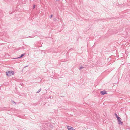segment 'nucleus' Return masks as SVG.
<instances>
[{"mask_svg": "<svg viewBox=\"0 0 130 130\" xmlns=\"http://www.w3.org/2000/svg\"><path fill=\"white\" fill-rule=\"evenodd\" d=\"M100 93L101 94L104 95L105 94H106L107 93V92L105 91L104 90L101 91Z\"/></svg>", "mask_w": 130, "mask_h": 130, "instance_id": "obj_4", "label": "nucleus"}, {"mask_svg": "<svg viewBox=\"0 0 130 130\" xmlns=\"http://www.w3.org/2000/svg\"><path fill=\"white\" fill-rule=\"evenodd\" d=\"M115 115L116 116V117L117 119H118V118H119L120 117H119L115 113Z\"/></svg>", "mask_w": 130, "mask_h": 130, "instance_id": "obj_6", "label": "nucleus"}, {"mask_svg": "<svg viewBox=\"0 0 130 130\" xmlns=\"http://www.w3.org/2000/svg\"><path fill=\"white\" fill-rule=\"evenodd\" d=\"M57 1H59V0H56Z\"/></svg>", "mask_w": 130, "mask_h": 130, "instance_id": "obj_12", "label": "nucleus"}, {"mask_svg": "<svg viewBox=\"0 0 130 130\" xmlns=\"http://www.w3.org/2000/svg\"><path fill=\"white\" fill-rule=\"evenodd\" d=\"M67 127L68 130H75L73 127L67 125Z\"/></svg>", "mask_w": 130, "mask_h": 130, "instance_id": "obj_3", "label": "nucleus"}, {"mask_svg": "<svg viewBox=\"0 0 130 130\" xmlns=\"http://www.w3.org/2000/svg\"><path fill=\"white\" fill-rule=\"evenodd\" d=\"M24 55V54H22L21 56L20 57H17V58H14L13 59H17V58H21Z\"/></svg>", "mask_w": 130, "mask_h": 130, "instance_id": "obj_5", "label": "nucleus"}, {"mask_svg": "<svg viewBox=\"0 0 130 130\" xmlns=\"http://www.w3.org/2000/svg\"><path fill=\"white\" fill-rule=\"evenodd\" d=\"M41 88H40V89H39V90H38V91H37V93H39V92L41 91Z\"/></svg>", "mask_w": 130, "mask_h": 130, "instance_id": "obj_8", "label": "nucleus"}, {"mask_svg": "<svg viewBox=\"0 0 130 130\" xmlns=\"http://www.w3.org/2000/svg\"><path fill=\"white\" fill-rule=\"evenodd\" d=\"M35 5H34L33 6V8H35Z\"/></svg>", "mask_w": 130, "mask_h": 130, "instance_id": "obj_10", "label": "nucleus"}, {"mask_svg": "<svg viewBox=\"0 0 130 130\" xmlns=\"http://www.w3.org/2000/svg\"><path fill=\"white\" fill-rule=\"evenodd\" d=\"M52 16H53V15L52 14L50 17V18H52Z\"/></svg>", "mask_w": 130, "mask_h": 130, "instance_id": "obj_9", "label": "nucleus"}, {"mask_svg": "<svg viewBox=\"0 0 130 130\" xmlns=\"http://www.w3.org/2000/svg\"><path fill=\"white\" fill-rule=\"evenodd\" d=\"M14 72L13 71H9L6 73V74L8 76H10L13 75L14 74Z\"/></svg>", "mask_w": 130, "mask_h": 130, "instance_id": "obj_1", "label": "nucleus"}, {"mask_svg": "<svg viewBox=\"0 0 130 130\" xmlns=\"http://www.w3.org/2000/svg\"><path fill=\"white\" fill-rule=\"evenodd\" d=\"M15 103V104H16V103Z\"/></svg>", "mask_w": 130, "mask_h": 130, "instance_id": "obj_14", "label": "nucleus"}, {"mask_svg": "<svg viewBox=\"0 0 130 130\" xmlns=\"http://www.w3.org/2000/svg\"><path fill=\"white\" fill-rule=\"evenodd\" d=\"M84 68V67L81 66V67H79V69L80 70H81L82 69Z\"/></svg>", "mask_w": 130, "mask_h": 130, "instance_id": "obj_7", "label": "nucleus"}, {"mask_svg": "<svg viewBox=\"0 0 130 130\" xmlns=\"http://www.w3.org/2000/svg\"><path fill=\"white\" fill-rule=\"evenodd\" d=\"M117 120H118V124H121V125L123 124V123L121 121L122 120V119L120 118V117H119V118H118L117 119Z\"/></svg>", "mask_w": 130, "mask_h": 130, "instance_id": "obj_2", "label": "nucleus"}, {"mask_svg": "<svg viewBox=\"0 0 130 130\" xmlns=\"http://www.w3.org/2000/svg\"><path fill=\"white\" fill-rule=\"evenodd\" d=\"M56 20V19L55 18H54V20Z\"/></svg>", "mask_w": 130, "mask_h": 130, "instance_id": "obj_11", "label": "nucleus"}, {"mask_svg": "<svg viewBox=\"0 0 130 130\" xmlns=\"http://www.w3.org/2000/svg\"><path fill=\"white\" fill-rule=\"evenodd\" d=\"M15 103V104H16V103Z\"/></svg>", "mask_w": 130, "mask_h": 130, "instance_id": "obj_13", "label": "nucleus"}]
</instances>
